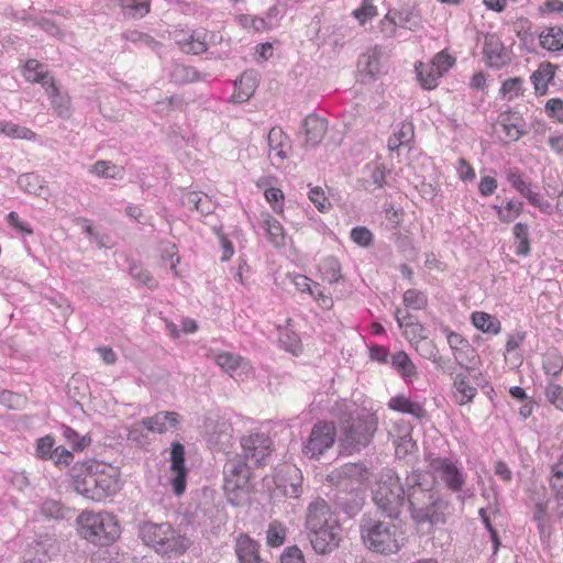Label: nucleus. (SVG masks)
<instances>
[{
	"instance_id": "obj_1",
	"label": "nucleus",
	"mask_w": 563,
	"mask_h": 563,
	"mask_svg": "<svg viewBox=\"0 0 563 563\" xmlns=\"http://www.w3.org/2000/svg\"><path fill=\"white\" fill-rule=\"evenodd\" d=\"M69 483L77 494L96 503L106 501L121 488L119 470L96 459L75 462Z\"/></svg>"
},
{
	"instance_id": "obj_2",
	"label": "nucleus",
	"mask_w": 563,
	"mask_h": 563,
	"mask_svg": "<svg viewBox=\"0 0 563 563\" xmlns=\"http://www.w3.org/2000/svg\"><path fill=\"white\" fill-rule=\"evenodd\" d=\"M367 472L363 464L347 463L339 471L329 475L334 487L328 494L333 512L344 514L347 518H354L365 505V493L360 483L354 478H361Z\"/></svg>"
},
{
	"instance_id": "obj_3",
	"label": "nucleus",
	"mask_w": 563,
	"mask_h": 563,
	"mask_svg": "<svg viewBox=\"0 0 563 563\" xmlns=\"http://www.w3.org/2000/svg\"><path fill=\"white\" fill-rule=\"evenodd\" d=\"M409 505L408 510L410 518L415 525L424 523L435 527L446 522L444 510L449 507V503L442 496L422 483V472L420 470L412 471L408 474Z\"/></svg>"
},
{
	"instance_id": "obj_4",
	"label": "nucleus",
	"mask_w": 563,
	"mask_h": 563,
	"mask_svg": "<svg viewBox=\"0 0 563 563\" xmlns=\"http://www.w3.org/2000/svg\"><path fill=\"white\" fill-rule=\"evenodd\" d=\"M408 475L405 482L391 468H385L372 486V500L377 512L391 521L400 518L405 505H409Z\"/></svg>"
},
{
	"instance_id": "obj_5",
	"label": "nucleus",
	"mask_w": 563,
	"mask_h": 563,
	"mask_svg": "<svg viewBox=\"0 0 563 563\" xmlns=\"http://www.w3.org/2000/svg\"><path fill=\"white\" fill-rule=\"evenodd\" d=\"M306 528L311 547L319 554L330 553L339 547L341 527L332 517L330 506L321 498L308 506Z\"/></svg>"
},
{
	"instance_id": "obj_6",
	"label": "nucleus",
	"mask_w": 563,
	"mask_h": 563,
	"mask_svg": "<svg viewBox=\"0 0 563 563\" xmlns=\"http://www.w3.org/2000/svg\"><path fill=\"white\" fill-rule=\"evenodd\" d=\"M137 536L146 547L162 555L178 556L191 545L186 534L168 522L142 521L139 523Z\"/></svg>"
},
{
	"instance_id": "obj_7",
	"label": "nucleus",
	"mask_w": 563,
	"mask_h": 563,
	"mask_svg": "<svg viewBox=\"0 0 563 563\" xmlns=\"http://www.w3.org/2000/svg\"><path fill=\"white\" fill-rule=\"evenodd\" d=\"M77 531L88 542L108 547L119 539L121 527L110 512L84 511L77 518Z\"/></svg>"
},
{
	"instance_id": "obj_8",
	"label": "nucleus",
	"mask_w": 563,
	"mask_h": 563,
	"mask_svg": "<svg viewBox=\"0 0 563 563\" xmlns=\"http://www.w3.org/2000/svg\"><path fill=\"white\" fill-rule=\"evenodd\" d=\"M363 544L372 552L391 554L399 551L397 527L394 521H385L371 515H363L360 521Z\"/></svg>"
},
{
	"instance_id": "obj_9",
	"label": "nucleus",
	"mask_w": 563,
	"mask_h": 563,
	"mask_svg": "<svg viewBox=\"0 0 563 563\" xmlns=\"http://www.w3.org/2000/svg\"><path fill=\"white\" fill-rule=\"evenodd\" d=\"M251 477L252 470L241 455L227 461L223 466V490L230 505L240 507L249 504Z\"/></svg>"
},
{
	"instance_id": "obj_10",
	"label": "nucleus",
	"mask_w": 563,
	"mask_h": 563,
	"mask_svg": "<svg viewBox=\"0 0 563 563\" xmlns=\"http://www.w3.org/2000/svg\"><path fill=\"white\" fill-rule=\"evenodd\" d=\"M377 418L372 413L349 416L342 421L339 444L344 454L358 453L367 448L377 430Z\"/></svg>"
},
{
	"instance_id": "obj_11",
	"label": "nucleus",
	"mask_w": 563,
	"mask_h": 563,
	"mask_svg": "<svg viewBox=\"0 0 563 563\" xmlns=\"http://www.w3.org/2000/svg\"><path fill=\"white\" fill-rule=\"evenodd\" d=\"M336 430L333 422L318 421L303 442L302 454L310 460H319L335 442Z\"/></svg>"
},
{
	"instance_id": "obj_12",
	"label": "nucleus",
	"mask_w": 563,
	"mask_h": 563,
	"mask_svg": "<svg viewBox=\"0 0 563 563\" xmlns=\"http://www.w3.org/2000/svg\"><path fill=\"white\" fill-rule=\"evenodd\" d=\"M242 454L244 461L252 460L256 466L267 463L273 452L272 439L263 432L251 433L241 439Z\"/></svg>"
},
{
	"instance_id": "obj_13",
	"label": "nucleus",
	"mask_w": 563,
	"mask_h": 563,
	"mask_svg": "<svg viewBox=\"0 0 563 563\" xmlns=\"http://www.w3.org/2000/svg\"><path fill=\"white\" fill-rule=\"evenodd\" d=\"M185 446L180 442L172 443L170 448V471L169 481L172 490L176 496H181L187 487L188 470L185 464Z\"/></svg>"
},
{
	"instance_id": "obj_14",
	"label": "nucleus",
	"mask_w": 563,
	"mask_h": 563,
	"mask_svg": "<svg viewBox=\"0 0 563 563\" xmlns=\"http://www.w3.org/2000/svg\"><path fill=\"white\" fill-rule=\"evenodd\" d=\"M483 55L489 68L500 69L510 62V56L504 43L495 33L485 35Z\"/></svg>"
},
{
	"instance_id": "obj_15",
	"label": "nucleus",
	"mask_w": 563,
	"mask_h": 563,
	"mask_svg": "<svg viewBox=\"0 0 563 563\" xmlns=\"http://www.w3.org/2000/svg\"><path fill=\"white\" fill-rule=\"evenodd\" d=\"M531 520L536 523L541 543L549 545L554 533V519L548 510V501H537L533 505Z\"/></svg>"
},
{
	"instance_id": "obj_16",
	"label": "nucleus",
	"mask_w": 563,
	"mask_h": 563,
	"mask_svg": "<svg viewBox=\"0 0 563 563\" xmlns=\"http://www.w3.org/2000/svg\"><path fill=\"white\" fill-rule=\"evenodd\" d=\"M301 129L306 135L305 146L316 147L322 142L327 133L328 121L314 113H310L303 119Z\"/></svg>"
},
{
	"instance_id": "obj_17",
	"label": "nucleus",
	"mask_w": 563,
	"mask_h": 563,
	"mask_svg": "<svg viewBox=\"0 0 563 563\" xmlns=\"http://www.w3.org/2000/svg\"><path fill=\"white\" fill-rule=\"evenodd\" d=\"M180 420L181 417L176 411H158L152 417L143 418V426L147 431L162 434L176 429Z\"/></svg>"
},
{
	"instance_id": "obj_18",
	"label": "nucleus",
	"mask_w": 563,
	"mask_h": 563,
	"mask_svg": "<svg viewBox=\"0 0 563 563\" xmlns=\"http://www.w3.org/2000/svg\"><path fill=\"white\" fill-rule=\"evenodd\" d=\"M234 551L239 563H266L260 556V544L247 534L236 539Z\"/></svg>"
},
{
	"instance_id": "obj_19",
	"label": "nucleus",
	"mask_w": 563,
	"mask_h": 563,
	"mask_svg": "<svg viewBox=\"0 0 563 563\" xmlns=\"http://www.w3.org/2000/svg\"><path fill=\"white\" fill-rule=\"evenodd\" d=\"M258 86L257 74L254 70H245L234 82V93L232 101L242 103L247 101L255 92Z\"/></svg>"
},
{
	"instance_id": "obj_20",
	"label": "nucleus",
	"mask_w": 563,
	"mask_h": 563,
	"mask_svg": "<svg viewBox=\"0 0 563 563\" xmlns=\"http://www.w3.org/2000/svg\"><path fill=\"white\" fill-rule=\"evenodd\" d=\"M383 53L378 46H374L367 52L360 55L357 60L358 71L368 77L369 80H375L376 76L380 73Z\"/></svg>"
},
{
	"instance_id": "obj_21",
	"label": "nucleus",
	"mask_w": 563,
	"mask_h": 563,
	"mask_svg": "<svg viewBox=\"0 0 563 563\" xmlns=\"http://www.w3.org/2000/svg\"><path fill=\"white\" fill-rule=\"evenodd\" d=\"M367 177L364 178L363 187L367 191H374L376 188L382 189L388 185L387 175L390 174V169H387L384 164L368 163L364 168Z\"/></svg>"
},
{
	"instance_id": "obj_22",
	"label": "nucleus",
	"mask_w": 563,
	"mask_h": 563,
	"mask_svg": "<svg viewBox=\"0 0 563 563\" xmlns=\"http://www.w3.org/2000/svg\"><path fill=\"white\" fill-rule=\"evenodd\" d=\"M23 76L30 82L41 84L45 90L55 84L54 77L45 70V65L36 59L26 60L23 67Z\"/></svg>"
},
{
	"instance_id": "obj_23",
	"label": "nucleus",
	"mask_w": 563,
	"mask_h": 563,
	"mask_svg": "<svg viewBox=\"0 0 563 563\" xmlns=\"http://www.w3.org/2000/svg\"><path fill=\"white\" fill-rule=\"evenodd\" d=\"M499 121L506 135L511 141H518L527 133V131L523 129V119L517 111L508 109L501 112L499 115Z\"/></svg>"
},
{
	"instance_id": "obj_24",
	"label": "nucleus",
	"mask_w": 563,
	"mask_h": 563,
	"mask_svg": "<svg viewBox=\"0 0 563 563\" xmlns=\"http://www.w3.org/2000/svg\"><path fill=\"white\" fill-rule=\"evenodd\" d=\"M388 407L397 412L410 415L418 420L428 417L427 410L420 402L412 401L402 394L391 397L388 401Z\"/></svg>"
},
{
	"instance_id": "obj_25",
	"label": "nucleus",
	"mask_w": 563,
	"mask_h": 563,
	"mask_svg": "<svg viewBox=\"0 0 563 563\" xmlns=\"http://www.w3.org/2000/svg\"><path fill=\"white\" fill-rule=\"evenodd\" d=\"M415 139V126L411 121L400 122L388 137L387 147L390 152H398L400 146L410 145Z\"/></svg>"
},
{
	"instance_id": "obj_26",
	"label": "nucleus",
	"mask_w": 563,
	"mask_h": 563,
	"mask_svg": "<svg viewBox=\"0 0 563 563\" xmlns=\"http://www.w3.org/2000/svg\"><path fill=\"white\" fill-rule=\"evenodd\" d=\"M267 143L271 151L275 152V156L280 161L288 157L291 150L289 136L279 126H274L267 134Z\"/></svg>"
},
{
	"instance_id": "obj_27",
	"label": "nucleus",
	"mask_w": 563,
	"mask_h": 563,
	"mask_svg": "<svg viewBox=\"0 0 563 563\" xmlns=\"http://www.w3.org/2000/svg\"><path fill=\"white\" fill-rule=\"evenodd\" d=\"M46 93L57 117L64 120L69 119L71 117V100L68 93L62 92L56 82L53 84V87L46 88Z\"/></svg>"
},
{
	"instance_id": "obj_28",
	"label": "nucleus",
	"mask_w": 563,
	"mask_h": 563,
	"mask_svg": "<svg viewBox=\"0 0 563 563\" xmlns=\"http://www.w3.org/2000/svg\"><path fill=\"white\" fill-rule=\"evenodd\" d=\"M169 79L176 85H186L205 80V76L194 66L174 63L169 70Z\"/></svg>"
},
{
	"instance_id": "obj_29",
	"label": "nucleus",
	"mask_w": 563,
	"mask_h": 563,
	"mask_svg": "<svg viewBox=\"0 0 563 563\" xmlns=\"http://www.w3.org/2000/svg\"><path fill=\"white\" fill-rule=\"evenodd\" d=\"M121 40L132 43L137 47L145 46L152 52L159 53L163 47V44L155 40L152 35L145 32H141L139 30H125L121 33Z\"/></svg>"
},
{
	"instance_id": "obj_30",
	"label": "nucleus",
	"mask_w": 563,
	"mask_h": 563,
	"mask_svg": "<svg viewBox=\"0 0 563 563\" xmlns=\"http://www.w3.org/2000/svg\"><path fill=\"white\" fill-rule=\"evenodd\" d=\"M206 30H196L187 38L178 41L180 49L186 54L199 55L208 51Z\"/></svg>"
},
{
	"instance_id": "obj_31",
	"label": "nucleus",
	"mask_w": 563,
	"mask_h": 563,
	"mask_svg": "<svg viewBox=\"0 0 563 563\" xmlns=\"http://www.w3.org/2000/svg\"><path fill=\"white\" fill-rule=\"evenodd\" d=\"M472 324L486 334L497 335L501 332V322L496 316L484 311H475L471 316Z\"/></svg>"
},
{
	"instance_id": "obj_32",
	"label": "nucleus",
	"mask_w": 563,
	"mask_h": 563,
	"mask_svg": "<svg viewBox=\"0 0 563 563\" xmlns=\"http://www.w3.org/2000/svg\"><path fill=\"white\" fill-rule=\"evenodd\" d=\"M399 20V26L408 30H417L421 26V16L413 2H405L395 11Z\"/></svg>"
},
{
	"instance_id": "obj_33",
	"label": "nucleus",
	"mask_w": 563,
	"mask_h": 563,
	"mask_svg": "<svg viewBox=\"0 0 563 563\" xmlns=\"http://www.w3.org/2000/svg\"><path fill=\"white\" fill-rule=\"evenodd\" d=\"M554 75L555 67L551 63H542L539 68L532 73L530 79L537 95L543 96L547 93L548 84L553 79Z\"/></svg>"
},
{
	"instance_id": "obj_34",
	"label": "nucleus",
	"mask_w": 563,
	"mask_h": 563,
	"mask_svg": "<svg viewBox=\"0 0 563 563\" xmlns=\"http://www.w3.org/2000/svg\"><path fill=\"white\" fill-rule=\"evenodd\" d=\"M391 367L404 378L406 383L417 376V367L405 351H398L391 355Z\"/></svg>"
},
{
	"instance_id": "obj_35",
	"label": "nucleus",
	"mask_w": 563,
	"mask_h": 563,
	"mask_svg": "<svg viewBox=\"0 0 563 563\" xmlns=\"http://www.w3.org/2000/svg\"><path fill=\"white\" fill-rule=\"evenodd\" d=\"M512 234L515 239V253L518 256L527 257L530 255V239H529V225L523 222H518L512 228Z\"/></svg>"
},
{
	"instance_id": "obj_36",
	"label": "nucleus",
	"mask_w": 563,
	"mask_h": 563,
	"mask_svg": "<svg viewBox=\"0 0 563 563\" xmlns=\"http://www.w3.org/2000/svg\"><path fill=\"white\" fill-rule=\"evenodd\" d=\"M262 228L264 229L268 241L276 247L285 246V231L282 223L267 214L263 220Z\"/></svg>"
},
{
	"instance_id": "obj_37",
	"label": "nucleus",
	"mask_w": 563,
	"mask_h": 563,
	"mask_svg": "<svg viewBox=\"0 0 563 563\" xmlns=\"http://www.w3.org/2000/svg\"><path fill=\"white\" fill-rule=\"evenodd\" d=\"M123 15L129 19H142L151 11V0H118Z\"/></svg>"
},
{
	"instance_id": "obj_38",
	"label": "nucleus",
	"mask_w": 563,
	"mask_h": 563,
	"mask_svg": "<svg viewBox=\"0 0 563 563\" xmlns=\"http://www.w3.org/2000/svg\"><path fill=\"white\" fill-rule=\"evenodd\" d=\"M417 78L422 88L431 90L438 86V80L442 77L441 71L430 64L419 63L416 65Z\"/></svg>"
},
{
	"instance_id": "obj_39",
	"label": "nucleus",
	"mask_w": 563,
	"mask_h": 563,
	"mask_svg": "<svg viewBox=\"0 0 563 563\" xmlns=\"http://www.w3.org/2000/svg\"><path fill=\"white\" fill-rule=\"evenodd\" d=\"M453 387L456 390V394L460 396L457 399L460 405H465L472 401L477 395L476 387L470 384L467 375L463 373L456 374L453 377Z\"/></svg>"
},
{
	"instance_id": "obj_40",
	"label": "nucleus",
	"mask_w": 563,
	"mask_h": 563,
	"mask_svg": "<svg viewBox=\"0 0 563 563\" xmlns=\"http://www.w3.org/2000/svg\"><path fill=\"white\" fill-rule=\"evenodd\" d=\"M16 183L23 191L31 195L42 197L47 192L46 187L43 185V180L35 173L20 175Z\"/></svg>"
},
{
	"instance_id": "obj_41",
	"label": "nucleus",
	"mask_w": 563,
	"mask_h": 563,
	"mask_svg": "<svg viewBox=\"0 0 563 563\" xmlns=\"http://www.w3.org/2000/svg\"><path fill=\"white\" fill-rule=\"evenodd\" d=\"M287 475L289 478V485L280 483L278 485V489H280L286 497L297 498L302 493V475L295 466L287 467Z\"/></svg>"
},
{
	"instance_id": "obj_42",
	"label": "nucleus",
	"mask_w": 563,
	"mask_h": 563,
	"mask_svg": "<svg viewBox=\"0 0 563 563\" xmlns=\"http://www.w3.org/2000/svg\"><path fill=\"white\" fill-rule=\"evenodd\" d=\"M319 271L322 279L329 284H335L342 278L341 263L334 256H328L319 264Z\"/></svg>"
},
{
	"instance_id": "obj_43",
	"label": "nucleus",
	"mask_w": 563,
	"mask_h": 563,
	"mask_svg": "<svg viewBox=\"0 0 563 563\" xmlns=\"http://www.w3.org/2000/svg\"><path fill=\"white\" fill-rule=\"evenodd\" d=\"M0 134L18 140L32 141L36 139V133L31 129L5 120H0Z\"/></svg>"
},
{
	"instance_id": "obj_44",
	"label": "nucleus",
	"mask_w": 563,
	"mask_h": 563,
	"mask_svg": "<svg viewBox=\"0 0 563 563\" xmlns=\"http://www.w3.org/2000/svg\"><path fill=\"white\" fill-rule=\"evenodd\" d=\"M542 367L547 375L558 377L563 371V356L556 349L548 350L542 356Z\"/></svg>"
},
{
	"instance_id": "obj_45",
	"label": "nucleus",
	"mask_w": 563,
	"mask_h": 563,
	"mask_svg": "<svg viewBox=\"0 0 563 563\" xmlns=\"http://www.w3.org/2000/svg\"><path fill=\"white\" fill-rule=\"evenodd\" d=\"M540 45L552 52L563 49V29L562 27H548L547 32L540 34Z\"/></svg>"
},
{
	"instance_id": "obj_46",
	"label": "nucleus",
	"mask_w": 563,
	"mask_h": 563,
	"mask_svg": "<svg viewBox=\"0 0 563 563\" xmlns=\"http://www.w3.org/2000/svg\"><path fill=\"white\" fill-rule=\"evenodd\" d=\"M493 208L496 210L498 219L501 222L510 223L522 213L523 202L517 200H508L506 205H494Z\"/></svg>"
},
{
	"instance_id": "obj_47",
	"label": "nucleus",
	"mask_w": 563,
	"mask_h": 563,
	"mask_svg": "<svg viewBox=\"0 0 563 563\" xmlns=\"http://www.w3.org/2000/svg\"><path fill=\"white\" fill-rule=\"evenodd\" d=\"M62 434L75 452L84 451L91 443V438L88 434L80 435L76 430L65 424L62 426Z\"/></svg>"
},
{
	"instance_id": "obj_48",
	"label": "nucleus",
	"mask_w": 563,
	"mask_h": 563,
	"mask_svg": "<svg viewBox=\"0 0 563 563\" xmlns=\"http://www.w3.org/2000/svg\"><path fill=\"white\" fill-rule=\"evenodd\" d=\"M441 479L454 493L461 492L465 483L462 471L454 463L441 474Z\"/></svg>"
},
{
	"instance_id": "obj_49",
	"label": "nucleus",
	"mask_w": 563,
	"mask_h": 563,
	"mask_svg": "<svg viewBox=\"0 0 563 563\" xmlns=\"http://www.w3.org/2000/svg\"><path fill=\"white\" fill-rule=\"evenodd\" d=\"M278 341H279V345L285 351H287L294 355H298L302 350L299 335L295 331H292L288 328H285L284 330H282L279 332Z\"/></svg>"
},
{
	"instance_id": "obj_50",
	"label": "nucleus",
	"mask_w": 563,
	"mask_h": 563,
	"mask_svg": "<svg viewBox=\"0 0 563 563\" xmlns=\"http://www.w3.org/2000/svg\"><path fill=\"white\" fill-rule=\"evenodd\" d=\"M129 274L134 280L146 286L148 289H155L158 287V282L140 263H132L129 267Z\"/></svg>"
},
{
	"instance_id": "obj_51",
	"label": "nucleus",
	"mask_w": 563,
	"mask_h": 563,
	"mask_svg": "<svg viewBox=\"0 0 563 563\" xmlns=\"http://www.w3.org/2000/svg\"><path fill=\"white\" fill-rule=\"evenodd\" d=\"M402 302L406 308L422 310L428 305V297L424 292L410 288L404 292Z\"/></svg>"
},
{
	"instance_id": "obj_52",
	"label": "nucleus",
	"mask_w": 563,
	"mask_h": 563,
	"mask_svg": "<svg viewBox=\"0 0 563 563\" xmlns=\"http://www.w3.org/2000/svg\"><path fill=\"white\" fill-rule=\"evenodd\" d=\"M286 540V528L285 526L274 520L268 525L266 530V542L269 547H280Z\"/></svg>"
},
{
	"instance_id": "obj_53",
	"label": "nucleus",
	"mask_w": 563,
	"mask_h": 563,
	"mask_svg": "<svg viewBox=\"0 0 563 563\" xmlns=\"http://www.w3.org/2000/svg\"><path fill=\"white\" fill-rule=\"evenodd\" d=\"M523 91V79L520 77H514L505 80L499 89V93L503 97H507L508 100L522 96Z\"/></svg>"
},
{
	"instance_id": "obj_54",
	"label": "nucleus",
	"mask_w": 563,
	"mask_h": 563,
	"mask_svg": "<svg viewBox=\"0 0 563 563\" xmlns=\"http://www.w3.org/2000/svg\"><path fill=\"white\" fill-rule=\"evenodd\" d=\"M236 21L241 27L252 29L255 32H261L271 29L266 19L257 15L240 14L236 16Z\"/></svg>"
},
{
	"instance_id": "obj_55",
	"label": "nucleus",
	"mask_w": 563,
	"mask_h": 563,
	"mask_svg": "<svg viewBox=\"0 0 563 563\" xmlns=\"http://www.w3.org/2000/svg\"><path fill=\"white\" fill-rule=\"evenodd\" d=\"M55 449L54 437L47 434L36 440L35 456L43 461H48Z\"/></svg>"
},
{
	"instance_id": "obj_56",
	"label": "nucleus",
	"mask_w": 563,
	"mask_h": 563,
	"mask_svg": "<svg viewBox=\"0 0 563 563\" xmlns=\"http://www.w3.org/2000/svg\"><path fill=\"white\" fill-rule=\"evenodd\" d=\"M351 240L362 247H369L374 244V235L369 229L363 225L354 227L350 233Z\"/></svg>"
},
{
	"instance_id": "obj_57",
	"label": "nucleus",
	"mask_w": 563,
	"mask_h": 563,
	"mask_svg": "<svg viewBox=\"0 0 563 563\" xmlns=\"http://www.w3.org/2000/svg\"><path fill=\"white\" fill-rule=\"evenodd\" d=\"M545 398L547 400L553 405L556 409L563 411V386L549 382L545 387Z\"/></svg>"
},
{
	"instance_id": "obj_58",
	"label": "nucleus",
	"mask_w": 563,
	"mask_h": 563,
	"mask_svg": "<svg viewBox=\"0 0 563 563\" xmlns=\"http://www.w3.org/2000/svg\"><path fill=\"white\" fill-rule=\"evenodd\" d=\"M308 197L316 208L322 213L329 211L332 206L323 189L319 186L310 188Z\"/></svg>"
},
{
	"instance_id": "obj_59",
	"label": "nucleus",
	"mask_w": 563,
	"mask_h": 563,
	"mask_svg": "<svg viewBox=\"0 0 563 563\" xmlns=\"http://www.w3.org/2000/svg\"><path fill=\"white\" fill-rule=\"evenodd\" d=\"M48 461H52L58 468L67 467L74 462V453L63 445L55 446Z\"/></svg>"
},
{
	"instance_id": "obj_60",
	"label": "nucleus",
	"mask_w": 563,
	"mask_h": 563,
	"mask_svg": "<svg viewBox=\"0 0 563 563\" xmlns=\"http://www.w3.org/2000/svg\"><path fill=\"white\" fill-rule=\"evenodd\" d=\"M448 340V343L450 345V347L452 349L453 353H454V356L456 358V361H459V355H457V352L460 350H467V352H470L472 355L475 353V349L470 344V342L463 338L460 333L457 332H450L449 333V338L446 339Z\"/></svg>"
},
{
	"instance_id": "obj_61",
	"label": "nucleus",
	"mask_w": 563,
	"mask_h": 563,
	"mask_svg": "<svg viewBox=\"0 0 563 563\" xmlns=\"http://www.w3.org/2000/svg\"><path fill=\"white\" fill-rule=\"evenodd\" d=\"M242 360L243 358L236 354L230 352H222L217 355L216 362L227 373H231L234 372L240 366Z\"/></svg>"
},
{
	"instance_id": "obj_62",
	"label": "nucleus",
	"mask_w": 563,
	"mask_h": 563,
	"mask_svg": "<svg viewBox=\"0 0 563 563\" xmlns=\"http://www.w3.org/2000/svg\"><path fill=\"white\" fill-rule=\"evenodd\" d=\"M507 180L521 196H525L531 188V184L526 181L518 168H510L507 173Z\"/></svg>"
},
{
	"instance_id": "obj_63",
	"label": "nucleus",
	"mask_w": 563,
	"mask_h": 563,
	"mask_svg": "<svg viewBox=\"0 0 563 563\" xmlns=\"http://www.w3.org/2000/svg\"><path fill=\"white\" fill-rule=\"evenodd\" d=\"M352 14L361 25H364L368 20L377 14V8L368 0H364L361 7L355 9Z\"/></svg>"
},
{
	"instance_id": "obj_64",
	"label": "nucleus",
	"mask_w": 563,
	"mask_h": 563,
	"mask_svg": "<svg viewBox=\"0 0 563 563\" xmlns=\"http://www.w3.org/2000/svg\"><path fill=\"white\" fill-rule=\"evenodd\" d=\"M279 563H306V561L302 551L297 545H290L280 554Z\"/></svg>"
}]
</instances>
